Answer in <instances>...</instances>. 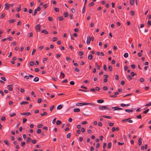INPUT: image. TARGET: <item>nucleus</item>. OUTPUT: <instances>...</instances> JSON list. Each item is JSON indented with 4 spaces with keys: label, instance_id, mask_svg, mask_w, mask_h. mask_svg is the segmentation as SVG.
I'll use <instances>...</instances> for the list:
<instances>
[{
    "label": "nucleus",
    "instance_id": "obj_31",
    "mask_svg": "<svg viewBox=\"0 0 151 151\" xmlns=\"http://www.w3.org/2000/svg\"><path fill=\"white\" fill-rule=\"evenodd\" d=\"M5 16V14L4 13H2L1 14L0 18L2 19L4 18Z\"/></svg>",
    "mask_w": 151,
    "mask_h": 151
},
{
    "label": "nucleus",
    "instance_id": "obj_25",
    "mask_svg": "<svg viewBox=\"0 0 151 151\" xmlns=\"http://www.w3.org/2000/svg\"><path fill=\"white\" fill-rule=\"evenodd\" d=\"M16 115V114L14 112H13L9 114V115L10 117H12L13 116H15Z\"/></svg>",
    "mask_w": 151,
    "mask_h": 151
},
{
    "label": "nucleus",
    "instance_id": "obj_28",
    "mask_svg": "<svg viewBox=\"0 0 151 151\" xmlns=\"http://www.w3.org/2000/svg\"><path fill=\"white\" fill-rule=\"evenodd\" d=\"M147 24L148 25V27H149L151 25V20L148 21L147 22Z\"/></svg>",
    "mask_w": 151,
    "mask_h": 151
},
{
    "label": "nucleus",
    "instance_id": "obj_8",
    "mask_svg": "<svg viewBox=\"0 0 151 151\" xmlns=\"http://www.w3.org/2000/svg\"><path fill=\"white\" fill-rule=\"evenodd\" d=\"M80 111V110L79 108H75L73 110V111L75 112H79Z\"/></svg>",
    "mask_w": 151,
    "mask_h": 151
},
{
    "label": "nucleus",
    "instance_id": "obj_6",
    "mask_svg": "<svg viewBox=\"0 0 151 151\" xmlns=\"http://www.w3.org/2000/svg\"><path fill=\"white\" fill-rule=\"evenodd\" d=\"M142 138H140L138 140V144L139 146H140L141 145L142 142Z\"/></svg>",
    "mask_w": 151,
    "mask_h": 151
},
{
    "label": "nucleus",
    "instance_id": "obj_22",
    "mask_svg": "<svg viewBox=\"0 0 151 151\" xmlns=\"http://www.w3.org/2000/svg\"><path fill=\"white\" fill-rule=\"evenodd\" d=\"M86 6H84L83 7V10H82V13L83 14H84L86 11Z\"/></svg>",
    "mask_w": 151,
    "mask_h": 151
},
{
    "label": "nucleus",
    "instance_id": "obj_48",
    "mask_svg": "<svg viewBox=\"0 0 151 151\" xmlns=\"http://www.w3.org/2000/svg\"><path fill=\"white\" fill-rule=\"evenodd\" d=\"M58 40V38L57 37H54L53 38V41L55 42Z\"/></svg>",
    "mask_w": 151,
    "mask_h": 151
},
{
    "label": "nucleus",
    "instance_id": "obj_54",
    "mask_svg": "<svg viewBox=\"0 0 151 151\" xmlns=\"http://www.w3.org/2000/svg\"><path fill=\"white\" fill-rule=\"evenodd\" d=\"M60 74L62 76L63 78H64L65 76L64 73L63 72H60Z\"/></svg>",
    "mask_w": 151,
    "mask_h": 151
},
{
    "label": "nucleus",
    "instance_id": "obj_50",
    "mask_svg": "<svg viewBox=\"0 0 151 151\" xmlns=\"http://www.w3.org/2000/svg\"><path fill=\"white\" fill-rule=\"evenodd\" d=\"M42 100L41 98H39L37 100V102L38 103H40L41 102Z\"/></svg>",
    "mask_w": 151,
    "mask_h": 151
},
{
    "label": "nucleus",
    "instance_id": "obj_44",
    "mask_svg": "<svg viewBox=\"0 0 151 151\" xmlns=\"http://www.w3.org/2000/svg\"><path fill=\"white\" fill-rule=\"evenodd\" d=\"M78 90H79V91H83V92H87L89 91V90H83L82 89H79Z\"/></svg>",
    "mask_w": 151,
    "mask_h": 151
},
{
    "label": "nucleus",
    "instance_id": "obj_38",
    "mask_svg": "<svg viewBox=\"0 0 151 151\" xmlns=\"http://www.w3.org/2000/svg\"><path fill=\"white\" fill-rule=\"evenodd\" d=\"M71 134L70 133H68L66 136L68 138H69L71 136Z\"/></svg>",
    "mask_w": 151,
    "mask_h": 151
},
{
    "label": "nucleus",
    "instance_id": "obj_46",
    "mask_svg": "<svg viewBox=\"0 0 151 151\" xmlns=\"http://www.w3.org/2000/svg\"><path fill=\"white\" fill-rule=\"evenodd\" d=\"M104 69L106 71L107 70L106 66L105 64L104 65Z\"/></svg>",
    "mask_w": 151,
    "mask_h": 151
},
{
    "label": "nucleus",
    "instance_id": "obj_64",
    "mask_svg": "<svg viewBox=\"0 0 151 151\" xmlns=\"http://www.w3.org/2000/svg\"><path fill=\"white\" fill-rule=\"evenodd\" d=\"M1 119L2 121H5L6 120V118L4 116H2L1 118Z\"/></svg>",
    "mask_w": 151,
    "mask_h": 151
},
{
    "label": "nucleus",
    "instance_id": "obj_17",
    "mask_svg": "<svg viewBox=\"0 0 151 151\" xmlns=\"http://www.w3.org/2000/svg\"><path fill=\"white\" fill-rule=\"evenodd\" d=\"M127 77L128 80L129 81H131L133 79L132 78L130 75H128L127 76Z\"/></svg>",
    "mask_w": 151,
    "mask_h": 151
},
{
    "label": "nucleus",
    "instance_id": "obj_34",
    "mask_svg": "<svg viewBox=\"0 0 151 151\" xmlns=\"http://www.w3.org/2000/svg\"><path fill=\"white\" fill-rule=\"evenodd\" d=\"M54 9L55 11L57 12H58L59 11V9L57 7H55L54 8Z\"/></svg>",
    "mask_w": 151,
    "mask_h": 151
},
{
    "label": "nucleus",
    "instance_id": "obj_1",
    "mask_svg": "<svg viewBox=\"0 0 151 151\" xmlns=\"http://www.w3.org/2000/svg\"><path fill=\"white\" fill-rule=\"evenodd\" d=\"M99 109L101 110H103L104 109H108L109 110H111V109L108 108L106 106H101L99 107Z\"/></svg>",
    "mask_w": 151,
    "mask_h": 151
},
{
    "label": "nucleus",
    "instance_id": "obj_14",
    "mask_svg": "<svg viewBox=\"0 0 151 151\" xmlns=\"http://www.w3.org/2000/svg\"><path fill=\"white\" fill-rule=\"evenodd\" d=\"M64 15L65 17H67L68 16V14L67 12H65L64 14Z\"/></svg>",
    "mask_w": 151,
    "mask_h": 151
},
{
    "label": "nucleus",
    "instance_id": "obj_18",
    "mask_svg": "<svg viewBox=\"0 0 151 151\" xmlns=\"http://www.w3.org/2000/svg\"><path fill=\"white\" fill-rule=\"evenodd\" d=\"M88 105H91L93 107H95L96 106V104L94 103H88Z\"/></svg>",
    "mask_w": 151,
    "mask_h": 151
},
{
    "label": "nucleus",
    "instance_id": "obj_30",
    "mask_svg": "<svg viewBox=\"0 0 151 151\" xmlns=\"http://www.w3.org/2000/svg\"><path fill=\"white\" fill-rule=\"evenodd\" d=\"M94 4V3L93 2H92L89 4V6H93Z\"/></svg>",
    "mask_w": 151,
    "mask_h": 151
},
{
    "label": "nucleus",
    "instance_id": "obj_7",
    "mask_svg": "<svg viewBox=\"0 0 151 151\" xmlns=\"http://www.w3.org/2000/svg\"><path fill=\"white\" fill-rule=\"evenodd\" d=\"M41 32L42 33H44L45 34H46V35L48 34V31H46L45 29L42 30L41 31Z\"/></svg>",
    "mask_w": 151,
    "mask_h": 151
},
{
    "label": "nucleus",
    "instance_id": "obj_2",
    "mask_svg": "<svg viewBox=\"0 0 151 151\" xmlns=\"http://www.w3.org/2000/svg\"><path fill=\"white\" fill-rule=\"evenodd\" d=\"M35 28L37 32H40V30L41 25L40 24H38L35 26Z\"/></svg>",
    "mask_w": 151,
    "mask_h": 151
},
{
    "label": "nucleus",
    "instance_id": "obj_35",
    "mask_svg": "<svg viewBox=\"0 0 151 151\" xmlns=\"http://www.w3.org/2000/svg\"><path fill=\"white\" fill-rule=\"evenodd\" d=\"M58 19L59 21H62L63 20V17L62 16H60L58 17Z\"/></svg>",
    "mask_w": 151,
    "mask_h": 151
},
{
    "label": "nucleus",
    "instance_id": "obj_20",
    "mask_svg": "<svg viewBox=\"0 0 151 151\" xmlns=\"http://www.w3.org/2000/svg\"><path fill=\"white\" fill-rule=\"evenodd\" d=\"M61 123V122L60 120H57L56 122V124L57 125L60 124Z\"/></svg>",
    "mask_w": 151,
    "mask_h": 151
},
{
    "label": "nucleus",
    "instance_id": "obj_62",
    "mask_svg": "<svg viewBox=\"0 0 151 151\" xmlns=\"http://www.w3.org/2000/svg\"><path fill=\"white\" fill-rule=\"evenodd\" d=\"M1 79L4 81H6V78L4 77H1Z\"/></svg>",
    "mask_w": 151,
    "mask_h": 151
},
{
    "label": "nucleus",
    "instance_id": "obj_24",
    "mask_svg": "<svg viewBox=\"0 0 151 151\" xmlns=\"http://www.w3.org/2000/svg\"><path fill=\"white\" fill-rule=\"evenodd\" d=\"M102 116L103 117L105 118L109 119H111L112 117L111 116H106V115L103 116Z\"/></svg>",
    "mask_w": 151,
    "mask_h": 151
},
{
    "label": "nucleus",
    "instance_id": "obj_51",
    "mask_svg": "<svg viewBox=\"0 0 151 151\" xmlns=\"http://www.w3.org/2000/svg\"><path fill=\"white\" fill-rule=\"evenodd\" d=\"M25 145V142H21V145L22 147H24Z\"/></svg>",
    "mask_w": 151,
    "mask_h": 151
},
{
    "label": "nucleus",
    "instance_id": "obj_42",
    "mask_svg": "<svg viewBox=\"0 0 151 151\" xmlns=\"http://www.w3.org/2000/svg\"><path fill=\"white\" fill-rule=\"evenodd\" d=\"M48 19L50 21H53V18L51 17H48Z\"/></svg>",
    "mask_w": 151,
    "mask_h": 151
},
{
    "label": "nucleus",
    "instance_id": "obj_27",
    "mask_svg": "<svg viewBox=\"0 0 151 151\" xmlns=\"http://www.w3.org/2000/svg\"><path fill=\"white\" fill-rule=\"evenodd\" d=\"M31 139L30 138V137H27V140H26V142L27 143H28L29 142H30V141L31 140Z\"/></svg>",
    "mask_w": 151,
    "mask_h": 151
},
{
    "label": "nucleus",
    "instance_id": "obj_57",
    "mask_svg": "<svg viewBox=\"0 0 151 151\" xmlns=\"http://www.w3.org/2000/svg\"><path fill=\"white\" fill-rule=\"evenodd\" d=\"M47 6H48V4H45L43 6V7H44V9H45L47 7Z\"/></svg>",
    "mask_w": 151,
    "mask_h": 151
},
{
    "label": "nucleus",
    "instance_id": "obj_40",
    "mask_svg": "<svg viewBox=\"0 0 151 151\" xmlns=\"http://www.w3.org/2000/svg\"><path fill=\"white\" fill-rule=\"evenodd\" d=\"M34 65V63L33 61H31L30 62V63H29V65L30 66H33Z\"/></svg>",
    "mask_w": 151,
    "mask_h": 151
},
{
    "label": "nucleus",
    "instance_id": "obj_16",
    "mask_svg": "<svg viewBox=\"0 0 151 151\" xmlns=\"http://www.w3.org/2000/svg\"><path fill=\"white\" fill-rule=\"evenodd\" d=\"M112 146V143L111 142H109L108 144V148L109 149H110Z\"/></svg>",
    "mask_w": 151,
    "mask_h": 151
},
{
    "label": "nucleus",
    "instance_id": "obj_19",
    "mask_svg": "<svg viewBox=\"0 0 151 151\" xmlns=\"http://www.w3.org/2000/svg\"><path fill=\"white\" fill-rule=\"evenodd\" d=\"M130 119V118H127V119H125L122 120V122H127V121H128Z\"/></svg>",
    "mask_w": 151,
    "mask_h": 151
},
{
    "label": "nucleus",
    "instance_id": "obj_39",
    "mask_svg": "<svg viewBox=\"0 0 151 151\" xmlns=\"http://www.w3.org/2000/svg\"><path fill=\"white\" fill-rule=\"evenodd\" d=\"M4 143L7 145H9V143L8 141L6 140H5L4 141Z\"/></svg>",
    "mask_w": 151,
    "mask_h": 151
},
{
    "label": "nucleus",
    "instance_id": "obj_13",
    "mask_svg": "<svg viewBox=\"0 0 151 151\" xmlns=\"http://www.w3.org/2000/svg\"><path fill=\"white\" fill-rule=\"evenodd\" d=\"M29 102L28 101H23L20 103V104L21 105L22 104H27Z\"/></svg>",
    "mask_w": 151,
    "mask_h": 151
},
{
    "label": "nucleus",
    "instance_id": "obj_60",
    "mask_svg": "<svg viewBox=\"0 0 151 151\" xmlns=\"http://www.w3.org/2000/svg\"><path fill=\"white\" fill-rule=\"evenodd\" d=\"M27 119L25 118H23V123H24L25 122L27 121Z\"/></svg>",
    "mask_w": 151,
    "mask_h": 151
},
{
    "label": "nucleus",
    "instance_id": "obj_10",
    "mask_svg": "<svg viewBox=\"0 0 151 151\" xmlns=\"http://www.w3.org/2000/svg\"><path fill=\"white\" fill-rule=\"evenodd\" d=\"M104 100L103 99H101V100L99 99V100H97V102L98 103H99V104L102 103L104 102Z\"/></svg>",
    "mask_w": 151,
    "mask_h": 151
},
{
    "label": "nucleus",
    "instance_id": "obj_43",
    "mask_svg": "<svg viewBox=\"0 0 151 151\" xmlns=\"http://www.w3.org/2000/svg\"><path fill=\"white\" fill-rule=\"evenodd\" d=\"M124 56L125 58H127L128 56V54L127 53H125L124 54Z\"/></svg>",
    "mask_w": 151,
    "mask_h": 151
},
{
    "label": "nucleus",
    "instance_id": "obj_63",
    "mask_svg": "<svg viewBox=\"0 0 151 151\" xmlns=\"http://www.w3.org/2000/svg\"><path fill=\"white\" fill-rule=\"evenodd\" d=\"M36 51V49H34L32 52L31 54L33 55L35 52Z\"/></svg>",
    "mask_w": 151,
    "mask_h": 151
},
{
    "label": "nucleus",
    "instance_id": "obj_58",
    "mask_svg": "<svg viewBox=\"0 0 151 151\" xmlns=\"http://www.w3.org/2000/svg\"><path fill=\"white\" fill-rule=\"evenodd\" d=\"M130 14L132 16H133L134 15V12L133 11H131L130 12Z\"/></svg>",
    "mask_w": 151,
    "mask_h": 151
},
{
    "label": "nucleus",
    "instance_id": "obj_53",
    "mask_svg": "<svg viewBox=\"0 0 151 151\" xmlns=\"http://www.w3.org/2000/svg\"><path fill=\"white\" fill-rule=\"evenodd\" d=\"M89 91H92L93 92H95V89L94 88H91Z\"/></svg>",
    "mask_w": 151,
    "mask_h": 151
},
{
    "label": "nucleus",
    "instance_id": "obj_45",
    "mask_svg": "<svg viewBox=\"0 0 151 151\" xmlns=\"http://www.w3.org/2000/svg\"><path fill=\"white\" fill-rule=\"evenodd\" d=\"M108 69L110 71H111L112 70V67L111 66H109L108 67Z\"/></svg>",
    "mask_w": 151,
    "mask_h": 151
},
{
    "label": "nucleus",
    "instance_id": "obj_41",
    "mask_svg": "<svg viewBox=\"0 0 151 151\" xmlns=\"http://www.w3.org/2000/svg\"><path fill=\"white\" fill-rule=\"evenodd\" d=\"M76 105L77 106H82V103H78L76 104Z\"/></svg>",
    "mask_w": 151,
    "mask_h": 151
},
{
    "label": "nucleus",
    "instance_id": "obj_37",
    "mask_svg": "<svg viewBox=\"0 0 151 151\" xmlns=\"http://www.w3.org/2000/svg\"><path fill=\"white\" fill-rule=\"evenodd\" d=\"M149 111V109H147L144 111L143 113L145 114H146Z\"/></svg>",
    "mask_w": 151,
    "mask_h": 151
},
{
    "label": "nucleus",
    "instance_id": "obj_26",
    "mask_svg": "<svg viewBox=\"0 0 151 151\" xmlns=\"http://www.w3.org/2000/svg\"><path fill=\"white\" fill-rule=\"evenodd\" d=\"M47 114V113L46 112H44L43 113L40 114V115L41 116H42L45 115H46Z\"/></svg>",
    "mask_w": 151,
    "mask_h": 151
},
{
    "label": "nucleus",
    "instance_id": "obj_32",
    "mask_svg": "<svg viewBox=\"0 0 151 151\" xmlns=\"http://www.w3.org/2000/svg\"><path fill=\"white\" fill-rule=\"evenodd\" d=\"M114 76L115 77V79L116 80H118L119 79V78L117 74L115 75Z\"/></svg>",
    "mask_w": 151,
    "mask_h": 151
},
{
    "label": "nucleus",
    "instance_id": "obj_49",
    "mask_svg": "<svg viewBox=\"0 0 151 151\" xmlns=\"http://www.w3.org/2000/svg\"><path fill=\"white\" fill-rule=\"evenodd\" d=\"M37 142V140H33L32 141V142L34 144H36Z\"/></svg>",
    "mask_w": 151,
    "mask_h": 151
},
{
    "label": "nucleus",
    "instance_id": "obj_15",
    "mask_svg": "<svg viewBox=\"0 0 151 151\" xmlns=\"http://www.w3.org/2000/svg\"><path fill=\"white\" fill-rule=\"evenodd\" d=\"M54 107H55V106L54 105H52V106H51L50 108V111L51 112L52 110L54 108Z\"/></svg>",
    "mask_w": 151,
    "mask_h": 151
},
{
    "label": "nucleus",
    "instance_id": "obj_9",
    "mask_svg": "<svg viewBox=\"0 0 151 151\" xmlns=\"http://www.w3.org/2000/svg\"><path fill=\"white\" fill-rule=\"evenodd\" d=\"M93 58V55L91 54H90L88 55V60H91V59Z\"/></svg>",
    "mask_w": 151,
    "mask_h": 151
},
{
    "label": "nucleus",
    "instance_id": "obj_52",
    "mask_svg": "<svg viewBox=\"0 0 151 151\" xmlns=\"http://www.w3.org/2000/svg\"><path fill=\"white\" fill-rule=\"evenodd\" d=\"M130 4L131 5H132L134 4V0H130Z\"/></svg>",
    "mask_w": 151,
    "mask_h": 151
},
{
    "label": "nucleus",
    "instance_id": "obj_23",
    "mask_svg": "<svg viewBox=\"0 0 151 151\" xmlns=\"http://www.w3.org/2000/svg\"><path fill=\"white\" fill-rule=\"evenodd\" d=\"M15 20L14 19H12L10 20H9V23H14L15 21Z\"/></svg>",
    "mask_w": 151,
    "mask_h": 151
},
{
    "label": "nucleus",
    "instance_id": "obj_5",
    "mask_svg": "<svg viewBox=\"0 0 151 151\" xmlns=\"http://www.w3.org/2000/svg\"><path fill=\"white\" fill-rule=\"evenodd\" d=\"M9 4H8L7 3H6L4 5L5 6V7H4V9H6V10H8L9 9Z\"/></svg>",
    "mask_w": 151,
    "mask_h": 151
},
{
    "label": "nucleus",
    "instance_id": "obj_11",
    "mask_svg": "<svg viewBox=\"0 0 151 151\" xmlns=\"http://www.w3.org/2000/svg\"><path fill=\"white\" fill-rule=\"evenodd\" d=\"M39 81V78L38 77H35L33 79V81L34 82H38Z\"/></svg>",
    "mask_w": 151,
    "mask_h": 151
},
{
    "label": "nucleus",
    "instance_id": "obj_56",
    "mask_svg": "<svg viewBox=\"0 0 151 151\" xmlns=\"http://www.w3.org/2000/svg\"><path fill=\"white\" fill-rule=\"evenodd\" d=\"M131 74L132 76H134L135 75H136V74H135L133 72H131Z\"/></svg>",
    "mask_w": 151,
    "mask_h": 151
},
{
    "label": "nucleus",
    "instance_id": "obj_12",
    "mask_svg": "<svg viewBox=\"0 0 151 151\" xmlns=\"http://www.w3.org/2000/svg\"><path fill=\"white\" fill-rule=\"evenodd\" d=\"M63 107V106L61 105H59L57 107V109L58 110L61 109Z\"/></svg>",
    "mask_w": 151,
    "mask_h": 151
},
{
    "label": "nucleus",
    "instance_id": "obj_47",
    "mask_svg": "<svg viewBox=\"0 0 151 151\" xmlns=\"http://www.w3.org/2000/svg\"><path fill=\"white\" fill-rule=\"evenodd\" d=\"M118 106H116L115 107H112V109H115L114 110H118V108H119Z\"/></svg>",
    "mask_w": 151,
    "mask_h": 151
},
{
    "label": "nucleus",
    "instance_id": "obj_36",
    "mask_svg": "<svg viewBox=\"0 0 151 151\" xmlns=\"http://www.w3.org/2000/svg\"><path fill=\"white\" fill-rule=\"evenodd\" d=\"M41 132V130L40 129H38L37 131V133L38 134L40 133Z\"/></svg>",
    "mask_w": 151,
    "mask_h": 151
},
{
    "label": "nucleus",
    "instance_id": "obj_33",
    "mask_svg": "<svg viewBox=\"0 0 151 151\" xmlns=\"http://www.w3.org/2000/svg\"><path fill=\"white\" fill-rule=\"evenodd\" d=\"M83 114L85 116H88L89 115V113L88 112H85L84 113H83Z\"/></svg>",
    "mask_w": 151,
    "mask_h": 151
},
{
    "label": "nucleus",
    "instance_id": "obj_55",
    "mask_svg": "<svg viewBox=\"0 0 151 151\" xmlns=\"http://www.w3.org/2000/svg\"><path fill=\"white\" fill-rule=\"evenodd\" d=\"M136 117L139 119H140L142 118V116L141 114H139V115L137 116Z\"/></svg>",
    "mask_w": 151,
    "mask_h": 151
},
{
    "label": "nucleus",
    "instance_id": "obj_61",
    "mask_svg": "<svg viewBox=\"0 0 151 151\" xmlns=\"http://www.w3.org/2000/svg\"><path fill=\"white\" fill-rule=\"evenodd\" d=\"M31 93V94L32 95H33V96L34 97H36V95L35 94V92L33 91H32Z\"/></svg>",
    "mask_w": 151,
    "mask_h": 151
},
{
    "label": "nucleus",
    "instance_id": "obj_4",
    "mask_svg": "<svg viewBox=\"0 0 151 151\" xmlns=\"http://www.w3.org/2000/svg\"><path fill=\"white\" fill-rule=\"evenodd\" d=\"M91 41V40L90 39V36H87V40L86 42V43L87 45H89L90 44Z\"/></svg>",
    "mask_w": 151,
    "mask_h": 151
},
{
    "label": "nucleus",
    "instance_id": "obj_29",
    "mask_svg": "<svg viewBox=\"0 0 151 151\" xmlns=\"http://www.w3.org/2000/svg\"><path fill=\"white\" fill-rule=\"evenodd\" d=\"M37 12V11L35 9L34 10V12L32 14V15L33 16H35Z\"/></svg>",
    "mask_w": 151,
    "mask_h": 151
},
{
    "label": "nucleus",
    "instance_id": "obj_21",
    "mask_svg": "<svg viewBox=\"0 0 151 151\" xmlns=\"http://www.w3.org/2000/svg\"><path fill=\"white\" fill-rule=\"evenodd\" d=\"M125 111L128 112H131L133 111V110L131 109H126L125 110Z\"/></svg>",
    "mask_w": 151,
    "mask_h": 151
},
{
    "label": "nucleus",
    "instance_id": "obj_59",
    "mask_svg": "<svg viewBox=\"0 0 151 151\" xmlns=\"http://www.w3.org/2000/svg\"><path fill=\"white\" fill-rule=\"evenodd\" d=\"M0 93L1 94L2 96H3L4 95V93L2 91L0 90Z\"/></svg>",
    "mask_w": 151,
    "mask_h": 151
},
{
    "label": "nucleus",
    "instance_id": "obj_3",
    "mask_svg": "<svg viewBox=\"0 0 151 151\" xmlns=\"http://www.w3.org/2000/svg\"><path fill=\"white\" fill-rule=\"evenodd\" d=\"M20 114L22 115H25L28 116L31 115V113L30 112H28L25 113H21Z\"/></svg>",
    "mask_w": 151,
    "mask_h": 151
}]
</instances>
